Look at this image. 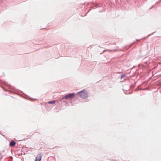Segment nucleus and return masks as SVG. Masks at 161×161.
Instances as JSON below:
<instances>
[{"label":"nucleus","instance_id":"nucleus-3","mask_svg":"<svg viewBox=\"0 0 161 161\" xmlns=\"http://www.w3.org/2000/svg\"><path fill=\"white\" fill-rule=\"evenodd\" d=\"M42 156V153L38 154L37 157H36L35 161H40Z\"/></svg>","mask_w":161,"mask_h":161},{"label":"nucleus","instance_id":"nucleus-4","mask_svg":"<svg viewBox=\"0 0 161 161\" xmlns=\"http://www.w3.org/2000/svg\"><path fill=\"white\" fill-rule=\"evenodd\" d=\"M16 144V143L15 142L12 141L9 144V146L10 147H12L15 146Z\"/></svg>","mask_w":161,"mask_h":161},{"label":"nucleus","instance_id":"nucleus-5","mask_svg":"<svg viewBox=\"0 0 161 161\" xmlns=\"http://www.w3.org/2000/svg\"><path fill=\"white\" fill-rule=\"evenodd\" d=\"M49 104H54L55 103V101L53 100L52 101H50L48 102Z\"/></svg>","mask_w":161,"mask_h":161},{"label":"nucleus","instance_id":"nucleus-6","mask_svg":"<svg viewBox=\"0 0 161 161\" xmlns=\"http://www.w3.org/2000/svg\"><path fill=\"white\" fill-rule=\"evenodd\" d=\"M125 76V75H124V74L122 75H121V78L122 79Z\"/></svg>","mask_w":161,"mask_h":161},{"label":"nucleus","instance_id":"nucleus-1","mask_svg":"<svg viewBox=\"0 0 161 161\" xmlns=\"http://www.w3.org/2000/svg\"><path fill=\"white\" fill-rule=\"evenodd\" d=\"M77 94L83 98H86L87 96V93L86 91L83 90L80 92L77 93Z\"/></svg>","mask_w":161,"mask_h":161},{"label":"nucleus","instance_id":"nucleus-2","mask_svg":"<svg viewBox=\"0 0 161 161\" xmlns=\"http://www.w3.org/2000/svg\"><path fill=\"white\" fill-rule=\"evenodd\" d=\"M74 95L75 94L73 93L69 94L65 96L64 98H65L66 99H71L73 97Z\"/></svg>","mask_w":161,"mask_h":161}]
</instances>
